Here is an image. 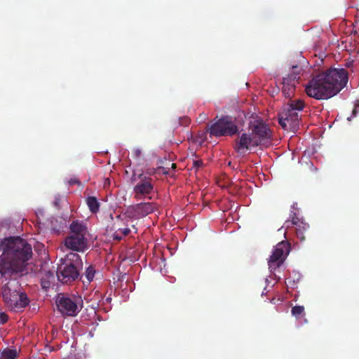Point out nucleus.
Masks as SVG:
<instances>
[{
    "mask_svg": "<svg viewBox=\"0 0 359 359\" xmlns=\"http://www.w3.org/2000/svg\"><path fill=\"white\" fill-rule=\"evenodd\" d=\"M3 254L0 257V273L8 278L23 271L25 264L32 256V248L25 240L10 238L2 243Z\"/></svg>",
    "mask_w": 359,
    "mask_h": 359,
    "instance_id": "f257e3e1",
    "label": "nucleus"
},
{
    "mask_svg": "<svg viewBox=\"0 0 359 359\" xmlns=\"http://www.w3.org/2000/svg\"><path fill=\"white\" fill-rule=\"evenodd\" d=\"M347 82L348 72L345 69L330 68L313 76L305 91L316 100H327L339 93Z\"/></svg>",
    "mask_w": 359,
    "mask_h": 359,
    "instance_id": "f03ea898",
    "label": "nucleus"
},
{
    "mask_svg": "<svg viewBox=\"0 0 359 359\" xmlns=\"http://www.w3.org/2000/svg\"><path fill=\"white\" fill-rule=\"evenodd\" d=\"M305 107L303 100H288L281 109L278 114V123L285 130H294L299 124V112Z\"/></svg>",
    "mask_w": 359,
    "mask_h": 359,
    "instance_id": "7ed1b4c3",
    "label": "nucleus"
},
{
    "mask_svg": "<svg viewBox=\"0 0 359 359\" xmlns=\"http://www.w3.org/2000/svg\"><path fill=\"white\" fill-rule=\"evenodd\" d=\"M1 294L6 306L11 311H19L29 303L27 294L20 291V285L15 280L5 284L1 287Z\"/></svg>",
    "mask_w": 359,
    "mask_h": 359,
    "instance_id": "20e7f679",
    "label": "nucleus"
},
{
    "mask_svg": "<svg viewBox=\"0 0 359 359\" xmlns=\"http://www.w3.org/2000/svg\"><path fill=\"white\" fill-rule=\"evenodd\" d=\"M81 264L80 256L76 252L67 255V260L57 270V280L63 284L70 285L79 278L78 267Z\"/></svg>",
    "mask_w": 359,
    "mask_h": 359,
    "instance_id": "39448f33",
    "label": "nucleus"
},
{
    "mask_svg": "<svg viewBox=\"0 0 359 359\" xmlns=\"http://www.w3.org/2000/svg\"><path fill=\"white\" fill-rule=\"evenodd\" d=\"M82 299L80 297L57 294L55 297L57 311L63 316L74 317L82 308Z\"/></svg>",
    "mask_w": 359,
    "mask_h": 359,
    "instance_id": "423d86ee",
    "label": "nucleus"
},
{
    "mask_svg": "<svg viewBox=\"0 0 359 359\" xmlns=\"http://www.w3.org/2000/svg\"><path fill=\"white\" fill-rule=\"evenodd\" d=\"M208 132L210 135L215 137L233 136L238 133V128L231 116H224L212 124Z\"/></svg>",
    "mask_w": 359,
    "mask_h": 359,
    "instance_id": "0eeeda50",
    "label": "nucleus"
},
{
    "mask_svg": "<svg viewBox=\"0 0 359 359\" xmlns=\"http://www.w3.org/2000/svg\"><path fill=\"white\" fill-rule=\"evenodd\" d=\"M131 180L137 182L133 188L135 198L141 199L142 196L150 194L154 190L153 180L144 173L133 174Z\"/></svg>",
    "mask_w": 359,
    "mask_h": 359,
    "instance_id": "6e6552de",
    "label": "nucleus"
},
{
    "mask_svg": "<svg viewBox=\"0 0 359 359\" xmlns=\"http://www.w3.org/2000/svg\"><path fill=\"white\" fill-rule=\"evenodd\" d=\"M259 146V142L251 133H243L234 141L233 149L239 155H244L248 150Z\"/></svg>",
    "mask_w": 359,
    "mask_h": 359,
    "instance_id": "1a4fd4ad",
    "label": "nucleus"
},
{
    "mask_svg": "<svg viewBox=\"0 0 359 359\" xmlns=\"http://www.w3.org/2000/svg\"><path fill=\"white\" fill-rule=\"evenodd\" d=\"M289 243L282 241L279 243L274 249L269 259V268L271 271L278 268L284 261V254L289 250Z\"/></svg>",
    "mask_w": 359,
    "mask_h": 359,
    "instance_id": "9d476101",
    "label": "nucleus"
},
{
    "mask_svg": "<svg viewBox=\"0 0 359 359\" xmlns=\"http://www.w3.org/2000/svg\"><path fill=\"white\" fill-rule=\"evenodd\" d=\"M251 135L259 142V145L271 139V133L269 128L262 121H255L250 126Z\"/></svg>",
    "mask_w": 359,
    "mask_h": 359,
    "instance_id": "9b49d317",
    "label": "nucleus"
},
{
    "mask_svg": "<svg viewBox=\"0 0 359 359\" xmlns=\"http://www.w3.org/2000/svg\"><path fill=\"white\" fill-rule=\"evenodd\" d=\"M87 238L83 236H68L65 241V245L68 249L76 252H83L87 249Z\"/></svg>",
    "mask_w": 359,
    "mask_h": 359,
    "instance_id": "f8f14e48",
    "label": "nucleus"
},
{
    "mask_svg": "<svg viewBox=\"0 0 359 359\" xmlns=\"http://www.w3.org/2000/svg\"><path fill=\"white\" fill-rule=\"evenodd\" d=\"M297 83V76L294 74L288 75L287 77L283 78L282 93L285 98L293 100L292 97L295 93Z\"/></svg>",
    "mask_w": 359,
    "mask_h": 359,
    "instance_id": "ddd939ff",
    "label": "nucleus"
},
{
    "mask_svg": "<svg viewBox=\"0 0 359 359\" xmlns=\"http://www.w3.org/2000/svg\"><path fill=\"white\" fill-rule=\"evenodd\" d=\"M69 229L70 236L75 235L77 236H83V237H86L87 233V227L84 222L82 221H73L69 226Z\"/></svg>",
    "mask_w": 359,
    "mask_h": 359,
    "instance_id": "4468645a",
    "label": "nucleus"
},
{
    "mask_svg": "<svg viewBox=\"0 0 359 359\" xmlns=\"http://www.w3.org/2000/svg\"><path fill=\"white\" fill-rule=\"evenodd\" d=\"M156 205L153 203H140L137 204L135 211L141 216L144 217L153 212Z\"/></svg>",
    "mask_w": 359,
    "mask_h": 359,
    "instance_id": "2eb2a0df",
    "label": "nucleus"
},
{
    "mask_svg": "<svg viewBox=\"0 0 359 359\" xmlns=\"http://www.w3.org/2000/svg\"><path fill=\"white\" fill-rule=\"evenodd\" d=\"M294 229L297 238L301 241H305L306 235L309 233V224L300 219Z\"/></svg>",
    "mask_w": 359,
    "mask_h": 359,
    "instance_id": "dca6fc26",
    "label": "nucleus"
},
{
    "mask_svg": "<svg viewBox=\"0 0 359 359\" xmlns=\"http://www.w3.org/2000/svg\"><path fill=\"white\" fill-rule=\"evenodd\" d=\"M95 274V269L93 266H89L85 271V273L80 277L83 285H89L93 280Z\"/></svg>",
    "mask_w": 359,
    "mask_h": 359,
    "instance_id": "f3484780",
    "label": "nucleus"
},
{
    "mask_svg": "<svg viewBox=\"0 0 359 359\" xmlns=\"http://www.w3.org/2000/svg\"><path fill=\"white\" fill-rule=\"evenodd\" d=\"M86 204L92 213H97L100 210V204L95 196L87 197Z\"/></svg>",
    "mask_w": 359,
    "mask_h": 359,
    "instance_id": "a211bd4d",
    "label": "nucleus"
},
{
    "mask_svg": "<svg viewBox=\"0 0 359 359\" xmlns=\"http://www.w3.org/2000/svg\"><path fill=\"white\" fill-rule=\"evenodd\" d=\"M17 351L15 349L5 348L0 353V359H15Z\"/></svg>",
    "mask_w": 359,
    "mask_h": 359,
    "instance_id": "6ab92c4d",
    "label": "nucleus"
},
{
    "mask_svg": "<svg viewBox=\"0 0 359 359\" xmlns=\"http://www.w3.org/2000/svg\"><path fill=\"white\" fill-rule=\"evenodd\" d=\"M300 218H299L296 214V212H293L292 215H291V219L286 220L284 223V227L286 229H290L292 227H294L297 226V223L299 222Z\"/></svg>",
    "mask_w": 359,
    "mask_h": 359,
    "instance_id": "aec40b11",
    "label": "nucleus"
},
{
    "mask_svg": "<svg viewBox=\"0 0 359 359\" xmlns=\"http://www.w3.org/2000/svg\"><path fill=\"white\" fill-rule=\"evenodd\" d=\"M291 313L296 318H299L304 314V307L303 306H294L292 308Z\"/></svg>",
    "mask_w": 359,
    "mask_h": 359,
    "instance_id": "412c9836",
    "label": "nucleus"
},
{
    "mask_svg": "<svg viewBox=\"0 0 359 359\" xmlns=\"http://www.w3.org/2000/svg\"><path fill=\"white\" fill-rule=\"evenodd\" d=\"M43 277H46V280H51L52 283L55 280V274L53 271H46L43 276Z\"/></svg>",
    "mask_w": 359,
    "mask_h": 359,
    "instance_id": "4be33fe9",
    "label": "nucleus"
},
{
    "mask_svg": "<svg viewBox=\"0 0 359 359\" xmlns=\"http://www.w3.org/2000/svg\"><path fill=\"white\" fill-rule=\"evenodd\" d=\"M52 282L51 280H46V277H42L41 278V286L44 289H48L50 287V285H51Z\"/></svg>",
    "mask_w": 359,
    "mask_h": 359,
    "instance_id": "5701e85b",
    "label": "nucleus"
},
{
    "mask_svg": "<svg viewBox=\"0 0 359 359\" xmlns=\"http://www.w3.org/2000/svg\"><path fill=\"white\" fill-rule=\"evenodd\" d=\"M8 320V316L4 312H0V325L5 324Z\"/></svg>",
    "mask_w": 359,
    "mask_h": 359,
    "instance_id": "b1692460",
    "label": "nucleus"
},
{
    "mask_svg": "<svg viewBox=\"0 0 359 359\" xmlns=\"http://www.w3.org/2000/svg\"><path fill=\"white\" fill-rule=\"evenodd\" d=\"M70 186H73L74 184H77L79 186L81 185V182L79 181V179L76 178V177H72L71 178L69 182H68Z\"/></svg>",
    "mask_w": 359,
    "mask_h": 359,
    "instance_id": "393cba45",
    "label": "nucleus"
},
{
    "mask_svg": "<svg viewBox=\"0 0 359 359\" xmlns=\"http://www.w3.org/2000/svg\"><path fill=\"white\" fill-rule=\"evenodd\" d=\"M113 237H114V240L121 241L123 238V236H122V234L121 233V232L118 229L117 231H116L114 233Z\"/></svg>",
    "mask_w": 359,
    "mask_h": 359,
    "instance_id": "a878e982",
    "label": "nucleus"
},
{
    "mask_svg": "<svg viewBox=\"0 0 359 359\" xmlns=\"http://www.w3.org/2000/svg\"><path fill=\"white\" fill-rule=\"evenodd\" d=\"M123 236H126L130 233V229L128 227L123 229H118Z\"/></svg>",
    "mask_w": 359,
    "mask_h": 359,
    "instance_id": "bb28decb",
    "label": "nucleus"
},
{
    "mask_svg": "<svg viewBox=\"0 0 359 359\" xmlns=\"http://www.w3.org/2000/svg\"><path fill=\"white\" fill-rule=\"evenodd\" d=\"M133 154L135 158H140L142 154V151L139 149H135L133 150Z\"/></svg>",
    "mask_w": 359,
    "mask_h": 359,
    "instance_id": "cd10ccee",
    "label": "nucleus"
},
{
    "mask_svg": "<svg viewBox=\"0 0 359 359\" xmlns=\"http://www.w3.org/2000/svg\"><path fill=\"white\" fill-rule=\"evenodd\" d=\"M358 110H359V101L358 102V103L355 105V107L354 109H353V116H355L357 113L358 112Z\"/></svg>",
    "mask_w": 359,
    "mask_h": 359,
    "instance_id": "c85d7f7f",
    "label": "nucleus"
},
{
    "mask_svg": "<svg viewBox=\"0 0 359 359\" xmlns=\"http://www.w3.org/2000/svg\"><path fill=\"white\" fill-rule=\"evenodd\" d=\"M202 165H203V162H202V161H199V160H198V161H195L194 162V165L195 167H196V168H199V167H201Z\"/></svg>",
    "mask_w": 359,
    "mask_h": 359,
    "instance_id": "c756f323",
    "label": "nucleus"
},
{
    "mask_svg": "<svg viewBox=\"0 0 359 359\" xmlns=\"http://www.w3.org/2000/svg\"><path fill=\"white\" fill-rule=\"evenodd\" d=\"M182 121H184V124H188L189 123V120L187 118H184Z\"/></svg>",
    "mask_w": 359,
    "mask_h": 359,
    "instance_id": "7c9ffc66",
    "label": "nucleus"
},
{
    "mask_svg": "<svg viewBox=\"0 0 359 359\" xmlns=\"http://www.w3.org/2000/svg\"><path fill=\"white\" fill-rule=\"evenodd\" d=\"M172 168H176V164L175 163H172Z\"/></svg>",
    "mask_w": 359,
    "mask_h": 359,
    "instance_id": "2f4dec72",
    "label": "nucleus"
},
{
    "mask_svg": "<svg viewBox=\"0 0 359 359\" xmlns=\"http://www.w3.org/2000/svg\"><path fill=\"white\" fill-rule=\"evenodd\" d=\"M148 173H149V175H151V174H153V172L149 171V172H148Z\"/></svg>",
    "mask_w": 359,
    "mask_h": 359,
    "instance_id": "473e14b6",
    "label": "nucleus"
}]
</instances>
